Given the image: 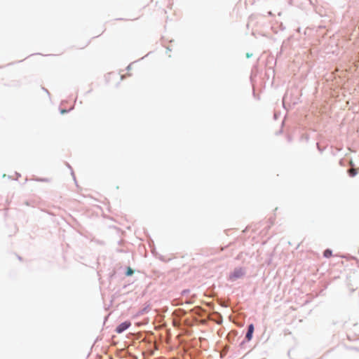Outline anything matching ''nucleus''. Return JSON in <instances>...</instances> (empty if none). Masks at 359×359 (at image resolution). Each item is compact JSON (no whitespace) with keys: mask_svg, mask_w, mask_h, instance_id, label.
I'll use <instances>...</instances> for the list:
<instances>
[{"mask_svg":"<svg viewBox=\"0 0 359 359\" xmlns=\"http://www.w3.org/2000/svg\"><path fill=\"white\" fill-rule=\"evenodd\" d=\"M348 175L351 177H354V176H355L358 174V169H356V168H351V169L348 170Z\"/></svg>","mask_w":359,"mask_h":359,"instance_id":"4","label":"nucleus"},{"mask_svg":"<svg viewBox=\"0 0 359 359\" xmlns=\"http://www.w3.org/2000/svg\"><path fill=\"white\" fill-rule=\"evenodd\" d=\"M89 42H86L84 44L79 45V48L82 49L88 45Z\"/></svg>","mask_w":359,"mask_h":359,"instance_id":"7","label":"nucleus"},{"mask_svg":"<svg viewBox=\"0 0 359 359\" xmlns=\"http://www.w3.org/2000/svg\"><path fill=\"white\" fill-rule=\"evenodd\" d=\"M131 325L130 322L126 321L122 323H121L116 328V332L118 334L124 332L126 330H127L130 326Z\"/></svg>","mask_w":359,"mask_h":359,"instance_id":"2","label":"nucleus"},{"mask_svg":"<svg viewBox=\"0 0 359 359\" xmlns=\"http://www.w3.org/2000/svg\"><path fill=\"white\" fill-rule=\"evenodd\" d=\"M245 272L242 268L235 269L234 271L229 275V279L232 281L237 278H241L244 276Z\"/></svg>","mask_w":359,"mask_h":359,"instance_id":"1","label":"nucleus"},{"mask_svg":"<svg viewBox=\"0 0 359 359\" xmlns=\"http://www.w3.org/2000/svg\"><path fill=\"white\" fill-rule=\"evenodd\" d=\"M133 270L130 267H128L127 271L126 272V275L127 276H132L133 274Z\"/></svg>","mask_w":359,"mask_h":359,"instance_id":"6","label":"nucleus"},{"mask_svg":"<svg viewBox=\"0 0 359 359\" xmlns=\"http://www.w3.org/2000/svg\"><path fill=\"white\" fill-rule=\"evenodd\" d=\"M66 112H67V111H66V110H65V109L61 110V114H65V113H66Z\"/></svg>","mask_w":359,"mask_h":359,"instance_id":"8","label":"nucleus"},{"mask_svg":"<svg viewBox=\"0 0 359 359\" xmlns=\"http://www.w3.org/2000/svg\"><path fill=\"white\" fill-rule=\"evenodd\" d=\"M332 251H331L330 250H329V249L325 250L324 251V252H323V256H324L325 257H326V258H329V257H330L332 256Z\"/></svg>","mask_w":359,"mask_h":359,"instance_id":"5","label":"nucleus"},{"mask_svg":"<svg viewBox=\"0 0 359 359\" xmlns=\"http://www.w3.org/2000/svg\"><path fill=\"white\" fill-rule=\"evenodd\" d=\"M253 332H254V325L252 324H250L248 326V332H247L246 336H245V337L248 339V341L251 340V339L252 337Z\"/></svg>","mask_w":359,"mask_h":359,"instance_id":"3","label":"nucleus"}]
</instances>
